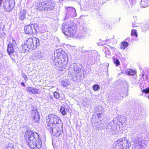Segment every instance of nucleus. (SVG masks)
Instances as JSON below:
<instances>
[{"label": "nucleus", "mask_w": 149, "mask_h": 149, "mask_svg": "<svg viewBox=\"0 0 149 149\" xmlns=\"http://www.w3.org/2000/svg\"><path fill=\"white\" fill-rule=\"evenodd\" d=\"M46 128L54 136L58 137L63 132L61 121L56 115L50 114L46 118Z\"/></svg>", "instance_id": "nucleus-1"}, {"label": "nucleus", "mask_w": 149, "mask_h": 149, "mask_svg": "<svg viewBox=\"0 0 149 149\" xmlns=\"http://www.w3.org/2000/svg\"><path fill=\"white\" fill-rule=\"evenodd\" d=\"M25 139L27 145L31 149H39L42 146L41 140L36 132L27 130L25 134Z\"/></svg>", "instance_id": "nucleus-2"}, {"label": "nucleus", "mask_w": 149, "mask_h": 149, "mask_svg": "<svg viewBox=\"0 0 149 149\" xmlns=\"http://www.w3.org/2000/svg\"><path fill=\"white\" fill-rule=\"evenodd\" d=\"M61 51L57 49L54 52L53 61L54 64L57 66L59 70H63L66 68L68 62L67 54L65 53L62 55Z\"/></svg>", "instance_id": "nucleus-3"}, {"label": "nucleus", "mask_w": 149, "mask_h": 149, "mask_svg": "<svg viewBox=\"0 0 149 149\" xmlns=\"http://www.w3.org/2000/svg\"><path fill=\"white\" fill-rule=\"evenodd\" d=\"M61 29L65 35L71 37H73L76 34L77 31V26L72 22L63 23Z\"/></svg>", "instance_id": "nucleus-4"}, {"label": "nucleus", "mask_w": 149, "mask_h": 149, "mask_svg": "<svg viewBox=\"0 0 149 149\" xmlns=\"http://www.w3.org/2000/svg\"><path fill=\"white\" fill-rule=\"evenodd\" d=\"M149 141L148 137L143 139L141 135H139L137 138L133 140L132 145V149H144Z\"/></svg>", "instance_id": "nucleus-5"}, {"label": "nucleus", "mask_w": 149, "mask_h": 149, "mask_svg": "<svg viewBox=\"0 0 149 149\" xmlns=\"http://www.w3.org/2000/svg\"><path fill=\"white\" fill-rule=\"evenodd\" d=\"M130 146V141L124 137L119 139L114 143L113 149H129Z\"/></svg>", "instance_id": "nucleus-6"}, {"label": "nucleus", "mask_w": 149, "mask_h": 149, "mask_svg": "<svg viewBox=\"0 0 149 149\" xmlns=\"http://www.w3.org/2000/svg\"><path fill=\"white\" fill-rule=\"evenodd\" d=\"M36 6L37 10H45L48 11L52 10L54 8L53 3L50 0H47L38 3Z\"/></svg>", "instance_id": "nucleus-7"}, {"label": "nucleus", "mask_w": 149, "mask_h": 149, "mask_svg": "<svg viewBox=\"0 0 149 149\" xmlns=\"http://www.w3.org/2000/svg\"><path fill=\"white\" fill-rule=\"evenodd\" d=\"M26 42L30 51L35 49L40 45L39 39L36 37L29 38L26 40Z\"/></svg>", "instance_id": "nucleus-8"}, {"label": "nucleus", "mask_w": 149, "mask_h": 149, "mask_svg": "<svg viewBox=\"0 0 149 149\" xmlns=\"http://www.w3.org/2000/svg\"><path fill=\"white\" fill-rule=\"evenodd\" d=\"M24 31L29 35H33L36 33L38 30V25L37 24H32L27 25L24 28Z\"/></svg>", "instance_id": "nucleus-9"}, {"label": "nucleus", "mask_w": 149, "mask_h": 149, "mask_svg": "<svg viewBox=\"0 0 149 149\" xmlns=\"http://www.w3.org/2000/svg\"><path fill=\"white\" fill-rule=\"evenodd\" d=\"M66 9L65 16L64 20H67L70 18H74L76 17L77 14L75 9L73 7L65 6Z\"/></svg>", "instance_id": "nucleus-10"}, {"label": "nucleus", "mask_w": 149, "mask_h": 149, "mask_svg": "<svg viewBox=\"0 0 149 149\" xmlns=\"http://www.w3.org/2000/svg\"><path fill=\"white\" fill-rule=\"evenodd\" d=\"M116 123V122L113 120L108 123L107 127V130L111 134L116 135L118 133V131L116 130L117 126L116 124H115Z\"/></svg>", "instance_id": "nucleus-11"}, {"label": "nucleus", "mask_w": 149, "mask_h": 149, "mask_svg": "<svg viewBox=\"0 0 149 149\" xmlns=\"http://www.w3.org/2000/svg\"><path fill=\"white\" fill-rule=\"evenodd\" d=\"M15 4L14 0H5L3 3V8L5 11H10L13 9Z\"/></svg>", "instance_id": "nucleus-12"}, {"label": "nucleus", "mask_w": 149, "mask_h": 149, "mask_svg": "<svg viewBox=\"0 0 149 149\" xmlns=\"http://www.w3.org/2000/svg\"><path fill=\"white\" fill-rule=\"evenodd\" d=\"M18 50L17 46L16 41L13 40L12 43H10L8 45L7 52L10 55L11 54Z\"/></svg>", "instance_id": "nucleus-13"}, {"label": "nucleus", "mask_w": 149, "mask_h": 149, "mask_svg": "<svg viewBox=\"0 0 149 149\" xmlns=\"http://www.w3.org/2000/svg\"><path fill=\"white\" fill-rule=\"evenodd\" d=\"M31 113L34 122L38 123L39 121L40 116L37 111L36 110H33L31 112Z\"/></svg>", "instance_id": "nucleus-14"}, {"label": "nucleus", "mask_w": 149, "mask_h": 149, "mask_svg": "<svg viewBox=\"0 0 149 149\" xmlns=\"http://www.w3.org/2000/svg\"><path fill=\"white\" fill-rule=\"evenodd\" d=\"M27 91L29 93L33 94H39L40 93L39 90L34 88L33 87H28L26 88Z\"/></svg>", "instance_id": "nucleus-15"}, {"label": "nucleus", "mask_w": 149, "mask_h": 149, "mask_svg": "<svg viewBox=\"0 0 149 149\" xmlns=\"http://www.w3.org/2000/svg\"><path fill=\"white\" fill-rule=\"evenodd\" d=\"M73 67L74 70L76 72V73H79L81 72L82 66L80 64L74 63L73 64Z\"/></svg>", "instance_id": "nucleus-16"}, {"label": "nucleus", "mask_w": 149, "mask_h": 149, "mask_svg": "<svg viewBox=\"0 0 149 149\" xmlns=\"http://www.w3.org/2000/svg\"><path fill=\"white\" fill-rule=\"evenodd\" d=\"M26 14V11L24 10H21L18 13L19 18L20 20H23L25 18V15Z\"/></svg>", "instance_id": "nucleus-17"}, {"label": "nucleus", "mask_w": 149, "mask_h": 149, "mask_svg": "<svg viewBox=\"0 0 149 149\" xmlns=\"http://www.w3.org/2000/svg\"><path fill=\"white\" fill-rule=\"evenodd\" d=\"M140 5L143 8L147 7L149 5V0H141Z\"/></svg>", "instance_id": "nucleus-18"}, {"label": "nucleus", "mask_w": 149, "mask_h": 149, "mask_svg": "<svg viewBox=\"0 0 149 149\" xmlns=\"http://www.w3.org/2000/svg\"><path fill=\"white\" fill-rule=\"evenodd\" d=\"M33 55L37 59H40L42 58V53L39 51L35 52L33 54Z\"/></svg>", "instance_id": "nucleus-19"}, {"label": "nucleus", "mask_w": 149, "mask_h": 149, "mask_svg": "<svg viewBox=\"0 0 149 149\" xmlns=\"http://www.w3.org/2000/svg\"><path fill=\"white\" fill-rule=\"evenodd\" d=\"M4 27V25L1 23H0V38H1L5 35V33L3 31Z\"/></svg>", "instance_id": "nucleus-20"}, {"label": "nucleus", "mask_w": 149, "mask_h": 149, "mask_svg": "<svg viewBox=\"0 0 149 149\" xmlns=\"http://www.w3.org/2000/svg\"><path fill=\"white\" fill-rule=\"evenodd\" d=\"M68 74L70 79L74 81H75L77 79L76 76L73 74H72L71 72L70 71H69Z\"/></svg>", "instance_id": "nucleus-21"}, {"label": "nucleus", "mask_w": 149, "mask_h": 149, "mask_svg": "<svg viewBox=\"0 0 149 149\" xmlns=\"http://www.w3.org/2000/svg\"><path fill=\"white\" fill-rule=\"evenodd\" d=\"M27 45V44L26 43L25 44L22 46V52H27L29 51V50H30L28 45Z\"/></svg>", "instance_id": "nucleus-22"}, {"label": "nucleus", "mask_w": 149, "mask_h": 149, "mask_svg": "<svg viewBox=\"0 0 149 149\" xmlns=\"http://www.w3.org/2000/svg\"><path fill=\"white\" fill-rule=\"evenodd\" d=\"M79 29L80 30V32L81 33L82 36L86 34L87 30L86 28L81 26L80 27Z\"/></svg>", "instance_id": "nucleus-23"}, {"label": "nucleus", "mask_w": 149, "mask_h": 149, "mask_svg": "<svg viewBox=\"0 0 149 149\" xmlns=\"http://www.w3.org/2000/svg\"><path fill=\"white\" fill-rule=\"evenodd\" d=\"M61 85L64 87H66L70 84V83L67 80H63L61 82Z\"/></svg>", "instance_id": "nucleus-24"}, {"label": "nucleus", "mask_w": 149, "mask_h": 149, "mask_svg": "<svg viewBox=\"0 0 149 149\" xmlns=\"http://www.w3.org/2000/svg\"><path fill=\"white\" fill-rule=\"evenodd\" d=\"M129 43L127 42H123L121 45L120 48L124 49L128 45Z\"/></svg>", "instance_id": "nucleus-25"}, {"label": "nucleus", "mask_w": 149, "mask_h": 149, "mask_svg": "<svg viewBox=\"0 0 149 149\" xmlns=\"http://www.w3.org/2000/svg\"><path fill=\"white\" fill-rule=\"evenodd\" d=\"M113 61L114 63L117 66H119L120 64V62L118 59L114 58L113 59Z\"/></svg>", "instance_id": "nucleus-26"}, {"label": "nucleus", "mask_w": 149, "mask_h": 149, "mask_svg": "<svg viewBox=\"0 0 149 149\" xmlns=\"http://www.w3.org/2000/svg\"><path fill=\"white\" fill-rule=\"evenodd\" d=\"M135 71L132 69H130L128 72V74L130 75H133L136 74Z\"/></svg>", "instance_id": "nucleus-27"}, {"label": "nucleus", "mask_w": 149, "mask_h": 149, "mask_svg": "<svg viewBox=\"0 0 149 149\" xmlns=\"http://www.w3.org/2000/svg\"><path fill=\"white\" fill-rule=\"evenodd\" d=\"M136 30L132 29V30L131 34L132 36H135L136 37H137L138 35L136 32Z\"/></svg>", "instance_id": "nucleus-28"}, {"label": "nucleus", "mask_w": 149, "mask_h": 149, "mask_svg": "<svg viewBox=\"0 0 149 149\" xmlns=\"http://www.w3.org/2000/svg\"><path fill=\"white\" fill-rule=\"evenodd\" d=\"M60 112L63 115H65L66 114V112L65 109L63 107H61L60 109Z\"/></svg>", "instance_id": "nucleus-29"}, {"label": "nucleus", "mask_w": 149, "mask_h": 149, "mask_svg": "<svg viewBox=\"0 0 149 149\" xmlns=\"http://www.w3.org/2000/svg\"><path fill=\"white\" fill-rule=\"evenodd\" d=\"M93 90L96 91L100 88V86L99 85L97 84H95L93 86Z\"/></svg>", "instance_id": "nucleus-30"}, {"label": "nucleus", "mask_w": 149, "mask_h": 149, "mask_svg": "<svg viewBox=\"0 0 149 149\" xmlns=\"http://www.w3.org/2000/svg\"><path fill=\"white\" fill-rule=\"evenodd\" d=\"M100 127L99 128H102L104 129L105 127V125L104 124V122L102 121L100 124L99 125Z\"/></svg>", "instance_id": "nucleus-31"}, {"label": "nucleus", "mask_w": 149, "mask_h": 149, "mask_svg": "<svg viewBox=\"0 0 149 149\" xmlns=\"http://www.w3.org/2000/svg\"><path fill=\"white\" fill-rule=\"evenodd\" d=\"M54 97L56 99L58 98L60 96L59 93L56 91L54 92Z\"/></svg>", "instance_id": "nucleus-32"}, {"label": "nucleus", "mask_w": 149, "mask_h": 149, "mask_svg": "<svg viewBox=\"0 0 149 149\" xmlns=\"http://www.w3.org/2000/svg\"><path fill=\"white\" fill-rule=\"evenodd\" d=\"M142 92L143 93L147 94L149 93V88H147L145 89H143L142 90Z\"/></svg>", "instance_id": "nucleus-33"}, {"label": "nucleus", "mask_w": 149, "mask_h": 149, "mask_svg": "<svg viewBox=\"0 0 149 149\" xmlns=\"http://www.w3.org/2000/svg\"><path fill=\"white\" fill-rule=\"evenodd\" d=\"M148 25L146 24L142 27V29L143 31H146L148 29Z\"/></svg>", "instance_id": "nucleus-34"}, {"label": "nucleus", "mask_w": 149, "mask_h": 149, "mask_svg": "<svg viewBox=\"0 0 149 149\" xmlns=\"http://www.w3.org/2000/svg\"><path fill=\"white\" fill-rule=\"evenodd\" d=\"M115 98H116V99L119 100L122 99L123 98V97L121 95H119L118 96H116Z\"/></svg>", "instance_id": "nucleus-35"}, {"label": "nucleus", "mask_w": 149, "mask_h": 149, "mask_svg": "<svg viewBox=\"0 0 149 149\" xmlns=\"http://www.w3.org/2000/svg\"><path fill=\"white\" fill-rule=\"evenodd\" d=\"M22 75L25 80H26L28 79V78L26 75L25 74H22Z\"/></svg>", "instance_id": "nucleus-36"}, {"label": "nucleus", "mask_w": 149, "mask_h": 149, "mask_svg": "<svg viewBox=\"0 0 149 149\" xmlns=\"http://www.w3.org/2000/svg\"><path fill=\"white\" fill-rule=\"evenodd\" d=\"M102 115V113H101L100 112L98 113H97V117L98 118H99Z\"/></svg>", "instance_id": "nucleus-37"}, {"label": "nucleus", "mask_w": 149, "mask_h": 149, "mask_svg": "<svg viewBox=\"0 0 149 149\" xmlns=\"http://www.w3.org/2000/svg\"><path fill=\"white\" fill-rule=\"evenodd\" d=\"M41 37L42 39H43L44 40H46V38H47V37L46 36L45 37L44 36V35H42Z\"/></svg>", "instance_id": "nucleus-38"}, {"label": "nucleus", "mask_w": 149, "mask_h": 149, "mask_svg": "<svg viewBox=\"0 0 149 149\" xmlns=\"http://www.w3.org/2000/svg\"><path fill=\"white\" fill-rule=\"evenodd\" d=\"M110 49L113 51H115V49L114 47H110Z\"/></svg>", "instance_id": "nucleus-39"}, {"label": "nucleus", "mask_w": 149, "mask_h": 149, "mask_svg": "<svg viewBox=\"0 0 149 149\" xmlns=\"http://www.w3.org/2000/svg\"><path fill=\"white\" fill-rule=\"evenodd\" d=\"M2 55H3L1 53V52H0V59H1V58L2 57Z\"/></svg>", "instance_id": "nucleus-40"}, {"label": "nucleus", "mask_w": 149, "mask_h": 149, "mask_svg": "<svg viewBox=\"0 0 149 149\" xmlns=\"http://www.w3.org/2000/svg\"><path fill=\"white\" fill-rule=\"evenodd\" d=\"M21 84L23 86H25V85L24 84L23 82H21Z\"/></svg>", "instance_id": "nucleus-41"}, {"label": "nucleus", "mask_w": 149, "mask_h": 149, "mask_svg": "<svg viewBox=\"0 0 149 149\" xmlns=\"http://www.w3.org/2000/svg\"><path fill=\"white\" fill-rule=\"evenodd\" d=\"M146 97H147L149 99V95H148L147 96H146Z\"/></svg>", "instance_id": "nucleus-42"}, {"label": "nucleus", "mask_w": 149, "mask_h": 149, "mask_svg": "<svg viewBox=\"0 0 149 149\" xmlns=\"http://www.w3.org/2000/svg\"><path fill=\"white\" fill-rule=\"evenodd\" d=\"M63 0H59V1H62Z\"/></svg>", "instance_id": "nucleus-43"}, {"label": "nucleus", "mask_w": 149, "mask_h": 149, "mask_svg": "<svg viewBox=\"0 0 149 149\" xmlns=\"http://www.w3.org/2000/svg\"><path fill=\"white\" fill-rule=\"evenodd\" d=\"M54 149H55L54 146Z\"/></svg>", "instance_id": "nucleus-44"}]
</instances>
